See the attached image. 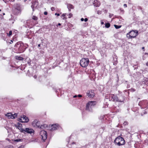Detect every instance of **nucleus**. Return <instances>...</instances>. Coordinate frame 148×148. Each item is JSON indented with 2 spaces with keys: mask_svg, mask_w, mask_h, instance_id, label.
Listing matches in <instances>:
<instances>
[{
  "mask_svg": "<svg viewBox=\"0 0 148 148\" xmlns=\"http://www.w3.org/2000/svg\"><path fill=\"white\" fill-rule=\"evenodd\" d=\"M32 18L33 19L36 21L38 19V18L37 17L35 16H33Z\"/></svg>",
  "mask_w": 148,
  "mask_h": 148,
  "instance_id": "24",
  "label": "nucleus"
},
{
  "mask_svg": "<svg viewBox=\"0 0 148 148\" xmlns=\"http://www.w3.org/2000/svg\"><path fill=\"white\" fill-rule=\"evenodd\" d=\"M40 44H38V47H40Z\"/></svg>",
  "mask_w": 148,
  "mask_h": 148,
  "instance_id": "45",
  "label": "nucleus"
},
{
  "mask_svg": "<svg viewBox=\"0 0 148 148\" xmlns=\"http://www.w3.org/2000/svg\"><path fill=\"white\" fill-rule=\"evenodd\" d=\"M82 95H77V97H82Z\"/></svg>",
  "mask_w": 148,
  "mask_h": 148,
  "instance_id": "36",
  "label": "nucleus"
},
{
  "mask_svg": "<svg viewBox=\"0 0 148 148\" xmlns=\"http://www.w3.org/2000/svg\"><path fill=\"white\" fill-rule=\"evenodd\" d=\"M102 12L101 10H98L97 12V14H101Z\"/></svg>",
  "mask_w": 148,
  "mask_h": 148,
  "instance_id": "26",
  "label": "nucleus"
},
{
  "mask_svg": "<svg viewBox=\"0 0 148 148\" xmlns=\"http://www.w3.org/2000/svg\"><path fill=\"white\" fill-rule=\"evenodd\" d=\"M87 94L90 98H92L95 96V93L93 90L88 91Z\"/></svg>",
  "mask_w": 148,
  "mask_h": 148,
  "instance_id": "9",
  "label": "nucleus"
},
{
  "mask_svg": "<svg viewBox=\"0 0 148 148\" xmlns=\"http://www.w3.org/2000/svg\"><path fill=\"white\" fill-rule=\"evenodd\" d=\"M138 32L136 30H132L127 34V37L129 39L134 38L138 35Z\"/></svg>",
  "mask_w": 148,
  "mask_h": 148,
  "instance_id": "2",
  "label": "nucleus"
},
{
  "mask_svg": "<svg viewBox=\"0 0 148 148\" xmlns=\"http://www.w3.org/2000/svg\"><path fill=\"white\" fill-rule=\"evenodd\" d=\"M121 11L122 12H124V10H122L121 9H120Z\"/></svg>",
  "mask_w": 148,
  "mask_h": 148,
  "instance_id": "42",
  "label": "nucleus"
},
{
  "mask_svg": "<svg viewBox=\"0 0 148 148\" xmlns=\"http://www.w3.org/2000/svg\"><path fill=\"white\" fill-rule=\"evenodd\" d=\"M12 114L11 113H8L5 114V116L8 117V118H10Z\"/></svg>",
  "mask_w": 148,
  "mask_h": 148,
  "instance_id": "20",
  "label": "nucleus"
},
{
  "mask_svg": "<svg viewBox=\"0 0 148 148\" xmlns=\"http://www.w3.org/2000/svg\"><path fill=\"white\" fill-rule=\"evenodd\" d=\"M69 18H70L72 16V14L71 13H70V14H69Z\"/></svg>",
  "mask_w": 148,
  "mask_h": 148,
  "instance_id": "31",
  "label": "nucleus"
},
{
  "mask_svg": "<svg viewBox=\"0 0 148 148\" xmlns=\"http://www.w3.org/2000/svg\"><path fill=\"white\" fill-rule=\"evenodd\" d=\"M32 124L34 126L40 128V122L37 121V120H35L32 123Z\"/></svg>",
  "mask_w": 148,
  "mask_h": 148,
  "instance_id": "11",
  "label": "nucleus"
},
{
  "mask_svg": "<svg viewBox=\"0 0 148 148\" xmlns=\"http://www.w3.org/2000/svg\"><path fill=\"white\" fill-rule=\"evenodd\" d=\"M61 24L60 23H59L58 24V25H61Z\"/></svg>",
  "mask_w": 148,
  "mask_h": 148,
  "instance_id": "46",
  "label": "nucleus"
},
{
  "mask_svg": "<svg viewBox=\"0 0 148 148\" xmlns=\"http://www.w3.org/2000/svg\"><path fill=\"white\" fill-rule=\"evenodd\" d=\"M123 6L124 7L126 8L127 7V4H124L123 5Z\"/></svg>",
  "mask_w": 148,
  "mask_h": 148,
  "instance_id": "34",
  "label": "nucleus"
},
{
  "mask_svg": "<svg viewBox=\"0 0 148 148\" xmlns=\"http://www.w3.org/2000/svg\"><path fill=\"white\" fill-rule=\"evenodd\" d=\"M88 19L87 18H85L84 19V21L85 22H86L88 21Z\"/></svg>",
  "mask_w": 148,
  "mask_h": 148,
  "instance_id": "32",
  "label": "nucleus"
},
{
  "mask_svg": "<svg viewBox=\"0 0 148 148\" xmlns=\"http://www.w3.org/2000/svg\"><path fill=\"white\" fill-rule=\"evenodd\" d=\"M114 26L115 27L116 29H119V28H120L121 27V26L117 25H114Z\"/></svg>",
  "mask_w": 148,
  "mask_h": 148,
  "instance_id": "23",
  "label": "nucleus"
},
{
  "mask_svg": "<svg viewBox=\"0 0 148 148\" xmlns=\"http://www.w3.org/2000/svg\"><path fill=\"white\" fill-rule=\"evenodd\" d=\"M114 142L115 144L119 146L124 145L125 144V141L124 139L120 136L116 138Z\"/></svg>",
  "mask_w": 148,
  "mask_h": 148,
  "instance_id": "1",
  "label": "nucleus"
},
{
  "mask_svg": "<svg viewBox=\"0 0 148 148\" xmlns=\"http://www.w3.org/2000/svg\"><path fill=\"white\" fill-rule=\"evenodd\" d=\"M81 21H84V19L83 18H81Z\"/></svg>",
  "mask_w": 148,
  "mask_h": 148,
  "instance_id": "38",
  "label": "nucleus"
},
{
  "mask_svg": "<svg viewBox=\"0 0 148 148\" xmlns=\"http://www.w3.org/2000/svg\"><path fill=\"white\" fill-rule=\"evenodd\" d=\"M110 26V24L109 23H106L105 25V27L107 28L109 27Z\"/></svg>",
  "mask_w": 148,
  "mask_h": 148,
  "instance_id": "22",
  "label": "nucleus"
},
{
  "mask_svg": "<svg viewBox=\"0 0 148 148\" xmlns=\"http://www.w3.org/2000/svg\"><path fill=\"white\" fill-rule=\"evenodd\" d=\"M89 61L87 58H82L80 61V65L83 67H86L89 64Z\"/></svg>",
  "mask_w": 148,
  "mask_h": 148,
  "instance_id": "4",
  "label": "nucleus"
},
{
  "mask_svg": "<svg viewBox=\"0 0 148 148\" xmlns=\"http://www.w3.org/2000/svg\"><path fill=\"white\" fill-rule=\"evenodd\" d=\"M131 90L133 92H134L136 91V90L134 88H132L131 89Z\"/></svg>",
  "mask_w": 148,
  "mask_h": 148,
  "instance_id": "30",
  "label": "nucleus"
},
{
  "mask_svg": "<svg viewBox=\"0 0 148 148\" xmlns=\"http://www.w3.org/2000/svg\"><path fill=\"white\" fill-rule=\"evenodd\" d=\"M113 15V14H110V15H109V17L110 18H111Z\"/></svg>",
  "mask_w": 148,
  "mask_h": 148,
  "instance_id": "33",
  "label": "nucleus"
},
{
  "mask_svg": "<svg viewBox=\"0 0 148 148\" xmlns=\"http://www.w3.org/2000/svg\"><path fill=\"white\" fill-rule=\"evenodd\" d=\"M40 135L41 138L44 141L47 138V133L46 131L44 130H42L40 132Z\"/></svg>",
  "mask_w": 148,
  "mask_h": 148,
  "instance_id": "5",
  "label": "nucleus"
},
{
  "mask_svg": "<svg viewBox=\"0 0 148 148\" xmlns=\"http://www.w3.org/2000/svg\"><path fill=\"white\" fill-rule=\"evenodd\" d=\"M47 127V124H44L43 125H41L40 127V128L43 129Z\"/></svg>",
  "mask_w": 148,
  "mask_h": 148,
  "instance_id": "18",
  "label": "nucleus"
},
{
  "mask_svg": "<svg viewBox=\"0 0 148 148\" xmlns=\"http://www.w3.org/2000/svg\"><path fill=\"white\" fill-rule=\"evenodd\" d=\"M15 0H11V1H14Z\"/></svg>",
  "mask_w": 148,
  "mask_h": 148,
  "instance_id": "48",
  "label": "nucleus"
},
{
  "mask_svg": "<svg viewBox=\"0 0 148 148\" xmlns=\"http://www.w3.org/2000/svg\"><path fill=\"white\" fill-rule=\"evenodd\" d=\"M17 127H18V128L19 130H21V131L22 130V129H22V124L20 123H18L17 124Z\"/></svg>",
  "mask_w": 148,
  "mask_h": 148,
  "instance_id": "16",
  "label": "nucleus"
},
{
  "mask_svg": "<svg viewBox=\"0 0 148 148\" xmlns=\"http://www.w3.org/2000/svg\"><path fill=\"white\" fill-rule=\"evenodd\" d=\"M95 101H90L86 105V110L89 111H92V108L96 104Z\"/></svg>",
  "mask_w": 148,
  "mask_h": 148,
  "instance_id": "3",
  "label": "nucleus"
},
{
  "mask_svg": "<svg viewBox=\"0 0 148 148\" xmlns=\"http://www.w3.org/2000/svg\"><path fill=\"white\" fill-rule=\"evenodd\" d=\"M77 96L76 95H75L74 96H73V97L74 98H75L76 97H77Z\"/></svg>",
  "mask_w": 148,
  "mask_h": 148,
  "instance_id": "43",
  "label": "nucleus"
},
{
  "mask_svg": "<svg viewBox=\"0 0 148 148\" xmlns=\"http://www.w3.org/2000/svg\"><path fill=\"white\" fill-rule=\"evenodd\" d=\"M1 11V10L0 9V11Z\"/></svg>",
  "mask_w": 148,
  "mask_h": 148,
  "instance_id": "51",
  "label": "nucleus"
},
{
  "mask_svg": "<svg viewBox=\"0 0 148 148\" xmlns=\"http://www.w3.org/2000/svg\"><path fill=\"white\" fill-rule=\"evenodd\" d=\"M23 146H20L19 147H18V148H23Z\"/></svg>",
  "mask_w": 148,
  "mask_h": 148,
  "instance_id": "37",
  "label": "nucleus"
},
{
  "mask_svg": "<svg viewBox=\"0 0 148 148\" xmlns=\"http://www.w3.org/2000/svg\"><path fill=\"white\" fill-rule=\"evenodd\" d=\"M14 7L16 10L18 12V13H21L22 8L21 6L19 4H16L14 5Z\"/></svg>",
  "mask_w": 148,
  "mask_h": 148,
  "instance_id": "8",
  "label": "nucleus"
},
{
  "mask_svg": "<svg viewBox=\"0 0 148 148\" xmlns=\"http://www.w3.org/2000/svg\"><path fill=\"white\" fill-rule=\"evenodd\" d=\"M144 48H144V47H142V49H144Z\"/></svg>",
  "mask_w": 148,
  "mask_h": 148,
  "instance_id": "47",
  "label": "nucleus"
},
{
  "mask_svg": "<svg viewBox=\"0 0 148 148\" xmlns=\"http://www.w3.org/2000/svg\"><path fill=\"white\" fill-rule=\"evenodd\" d=\"M145 54H147L148 55V53H145Z\"/></svg>",
  "mask_w": 148,
  "mask_h": 148,
  "instance_id": "49",
  "label": "nucleus"
},
{
  "mask_svg": "<svg viewBox=\"0 0 148 148\" xmlns=\"http://www.w3.org/2000/svg\"><path fill=\"white\" fill-rule=\"evenodd\" d=\"M14 141L15 142H18L19 141H22V139H16L14 140Z\"/></svg>",
  "mask_w": 148,
  "mask_h": 148,
  "instance_id": "25",
  "label": "nucleus"
},
{
  "mask_svg": "<svg viewBox=\"0 0 148 148\" xmlns=\"http://www.w3.org/2000/svg\"><path fill=\"white\" fill-rule=\"evenodd\" d=\"M44 14L47 15V12H44Z\"/></svg>",
  "mask_w": 148,
  "mask_h": 148,
  "instance_id": "35",
  "label": "nucleus"
},
{
  "mask_svg": "<svg viewBox=\"0 0 148 148\" xmlns=\"http://www.w3.org/2000/svg\"><path fill=\"white\" fill-rule=\"evenodd\" d=\"M38 5V2L36 1L32 3V5H31V7L33 11H34V8H36Z\"/></svg>",
  "mask_w": 148,
  "mask_h": 148,
  "instance_id": "13",
  "label": "nucleus"
},
{
  "mask_svg": "<svg viewBox=\"0 0 148 148\" xmlns=\"http://www.w3.org/2000/svg\"><path fill=\"white\" fill-rule=\"evenodd\" d=\"M51 10L52 11H53L55 10V8L54 7H52L51 8Z\"/></svg>",
  "mask_w": 148,
  "mask_h": 148,
  "instance_id": "29",
  "label": "nucleus"
},
{
  "mask_svg": "<svg viewBox=\"0 0 148 148\" xmlns=\"http://www.w3.org/2000/svg\"><path fill=\"white\" fill-rule=\"evenodd\" d=\"M58 127V126L57 125V124L53 125H51V130L52 131L54 130L57 129Z\"/></svg>",
  "mask_w": 148,
  "mask_h": 148,
  "instance_id": "14",
  "label": "nucleus"
},
{
  "mask_svg": "<svg viewBox=\"0 0 148 148\" xmlns=\"http://www.w3.org/2000/svg\"><path fill=\"white\" fill-rule=\"evenodd\" d=\"M34 77L35 79H36V77H37V76H36V75H34Z\"/></svg>",
  "mask_w": 148,
  "mask_h": 148,
  "instance_id": "41",
  "label": "nucleus"
},
{
  "mask_svg": "<svg viewBox=\"0 0 148 148\" xmlns=\"http://www.w3.org/2000/svg\"><path fill=\"white\" fill-rule=\"evenodd\" d=\"M18 121L22 123H27L29 121L28 118L25 115H23V116H21L19 119H18Z\"/></svg>",
  "mask_w": 148,
  "mask_h": 148,
  "instance_id": "7",
  "label": "nucleus"
},
{
  "mask_svg": "<svg viewBox=\"0 0 148 148\" xmlns=\"http://www.w3.org/2000/svg\"><path fill=\"white\" fill-rule=\"evenodd\" d=\"M128 124V122L127 121H125L123 123V125L124 126L127 125Z\"/></svg>",
  "mask_w": 148,
  "mask_h": 148,
  "instance_id": "27",
  "label": "nucleus"
},
{
  "mask_svg": "<svg viewBox=\"0 0 148 148\" xmlns=\"http://www.w3.org/2000/svg\"><path fill=\"white\" fill-rule=\"evenodd\" d=\"M12 34V31H10L9 32V35H8L9 36H11Z\"/></svg>",
  "mask_w": 148,
  "mask_h": 148,
  "instance_id": "28",
  "label": "nucleus"
},
{
  "mask_svg": "<svg viewBox=\"0 0 148 148\" xmlns=\"http://www.w3.org/2000/svg\"><path fill=\"white\" fill-rule=\"evenodd\" d=\"M21 132L24 133L26 132L28 133L31 134L34 132V130L32 129H29L28 128H26L25 129H22Z\"/></svg>",
  "mask_w": 148,
  "mask_h": 148,
  "instance_id": "10",
  "label": "nucleus"
},
{
  "mask_svg": "<svg viewBox=\"0 0 148 148\" xmlns=\"http://www.w3.org/2000/svg\"><path fill=\"white\" fill-rule=\"evenodd\" d=\"M17 114H12L11 117H10V118L12 119H14L17 116Z\"/></svg>",
  "mask_w": 148,
  "mask_h": 148,
  "instance_id": "19",
  "label": "nucleus"
},
{
  "mask_svg": "<svg viewBox=\"0 0 148 148\" xmlns=\"http://www.w3.org/2000/svg\"><path fill=\"white\" fill-rule=\"evenodd\" d=\"M67 7L69 11H71V9H73L74 8L73 6L72 5L70 4H67Z\"/></svg>",
  "mask_w": 148,
  "mask_h": 148,
  "instance_id": "15",
  "label": "nucleus"
},
{
  "mask_svg": "<svg viewBox=\"0 0 148 148\" xmlns=\"http://www.w3.org/2000/svg\"><path fill=\"white\" fill-rule=\"evenodd\" d=\"M66 14H63L61 16V17L62 19L63 20H65L66 19V18L65 17L66 16Z\"/></svg>",
  "mask_w": 148,
  "mask_h": 148,
  "instance_id": "21",
  "label": "nucleus"
},
{
  "mask_svg": "<svg viewBox=\"0 0 148 148\" xmlns=\"http://www.w3.org/2000/svg\"><path fill=\"white\" fill-rule=\"evenodd\" d=\"M146 65L148 66V62L146 63Z\"/></svg>",
  "mask_w": 148,
  "mask_h": 148,
  "instance_id": "44",
  "label": "nucleus"
},
{
  "mask_svg": "<svg viewBox=\"0 0 148 148\" xmlns=\"http://www.w3.org/2000/svg\"><path fill=\"white\" fill-rule=\"evenodd\" d=\"M93 3L94 6L97 7L99 6L101 4L100 2L98 0H95Z\"/></svg>",
  "mask_w": 148,
  "mask_h": 148,
  "instance_id": "12",
  "label": "nucleus"
},
{
  "mask_svg": "<svg viewBox=\"0 0 148 148\" xmlns=\"http://www.w3.org/2000/svg\"><path fill=\"white\" fill-rule=\"evenodd\" d=\"M104 24V22L103 21H101V24L103 25Z\"/></svg>",
  "mask_w": 148,
  "mask_h": 148,
  "instance_id": "39",
  "label": "nucleus"
},
{
  "mask_svg": "<svg viewBox=\"0 0 148 148\" xmlns=\"http://www.w3.org/2000/svg\"><path fill=\"white\" fill-rule=\"evenodd\" d=\"M15 58L17 60H23V58L18 56H15Z\"/></svg>",
  "mask_w": 148,
  "mask_h": 148,
  "instance_id": "17",
  "label": "nucleus"
},
{
  "mask_svg": "<svg viewBox=\"0 0 148 148\" xmlns=\"http://www.w3.org/2000/svg\"><path fill=\"white\" fill-rule=\"evenodd\" d=\"M55 14L56 15H57L58 16H59L60 15V14H59L56 13Z\"/></svg>",
  "mask_w": 148,
  "mask_h": 148,
  "instance_id": "40",
  "label": "nucleus"
},
{
  "mask_svg": "<svg viewBox=\"0 0 148 148\" xmlns=\"http://www.w3.org/2000/svg\"><path fill=\"white\" fill-rule=\"evenodd\" d=\"M110 99L112 101H118L119 102H123V99L122 100H119L118 99L117 97L114 95H110Z\"/></svg>",
  "mask_w": 148,
  "mask_h": 148,
  "instance_id": "6",
  "label": "nucleus"
},
{
  "mask_svg": "<svg viewBox=\"0 0 148 148\" xmlns=\"http://www.w3.org/2000/svg\"><path fill=\"white\" fill-rule=\"evenodd\" d=\"M11 42H13V41L12 40H11Z\"/></svg>",
  "mask_w": 148,
  "mask_h": 148,
  "instance_id": "50",
  "label": "nucleus"
}]
</instances>
